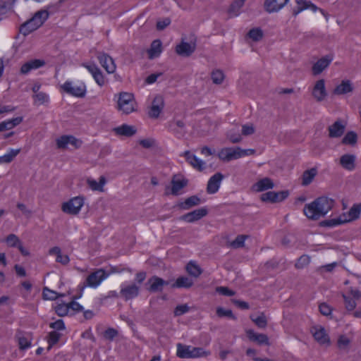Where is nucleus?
I'll list each match as a JSON object with an SVG mask.
<instances>
[{
    "instance_id": "c9c22d12",
    "label": "nucleus",
    "mask_w": 361,
    "mask_h": 361,
    "mask_svg": "<svg viewBox=\"0 0 361 361\" xmlns=\"http://www.w3.org/2000/svg\"><path fill=\"white\" fill-rule=\"evenodd\" d=\"M361 214V204H354L346 214L348 222L357 219Z\"/></svg>"
},
{
    "instance_id": "f3484780",
    "label": "nucleus",
    "mask_w": 361,
    "mask_h": 361,
    "mask_svg": "<svg viewBox=\"0 0 361 361\" xmlns=\"http://www.w3.org/2000/svg\"><path fill=\"white\" fill-rule=\"evenodd\" d=\"M224 176L221 173L218 172L213 175L207 183V192L209 194L216 193L220 187Z\"/></svg>"
},
{
    "instance_id": "a878e982",
    "label": "nucleus",
    "mask_w": 361,
    "mask_h": 361,
    "mask_svg": "<svg viewBox=\"0 0 361 361\" xmlns=\"http://www.w3.org/2000/svg\"><path fill=\"white\" fill-rule=\"evenodd\" d=\"M356 157L354 154H345L340 157V164L348 170L353 171L355 168Z\"/></svg>"
},
{
    "instance_id": "f8f14e48",
    "label": "nucleus",
    "mask_w": 361,
    "mask_h": 361,
    "mask_svg": "<svg viewBox=\"0 0 361 361\" xmlns=\"http://www.w3.org/2000/svg\"><path fill=\"white\" fill-rule=\"evenodd\" d=\"M312 94L317 102H321L327 96V92L325 87V80L320 79L316 82L312 89Z\"/></svg>"
},
{
    "instance_id": "a19ab883",
    "label": "nucleus",
    "mask_w": 361,
    "mask_h": 361,
    "mask_svg": "<svg viewBox=\"0 0 361 361\" xmlns=\"http://www.w3.org/2000/svg\"><path fill=\"white\" fill-rule=\"evenodd\" d=\"M357 142V135L354 131L348 132L342 139V144L354 146Z\"/></svg>"
},
{
    "instance_id": "423d86ee",
    "label": "nucleus",
    "mask_w": 361,
    "mask_h": 361,
    "mask_svg": "<svg viewBox=\"0 0 361 361\" xmlns=\"http://www.w3.org/2000/svg\"><path fill=\"white\" fill-rule=\"evenodd\" d=\"M168 285L169 281H165L157 276H152L145 283V288L149 293H157L161 292L164 287Z\"/></svg>"
},
{
    "instance_id": "ea45409f",
    "label": "nucleus",
    "mask_w": 361,
    "mask_h": 361,
    "mask_svg": "<svg viewBox=\"0 0 361 361\" xmlns=\"http://www.w3.org/2000/svg\"><path fill=\"white\" fill-rule=\"evenodd\" d=\"M42 296L44 300H55L60 297H63L64 294L58 293L47 287H44L42 290Z\"/></svg>"
},
{
    "instance_id": "a211bd4d",
    "label": "nucleus",
    "mask_w": 361,
    "mask_h": 361,
    "mask_svg": "<svg viewBox=\"0 0 361 361\" xmlns=\"http://www.w3.org/2000/svg\"><path fill=\"white\" fill-rule=\"evenodd\" d=\"M98 60L102 66L108 73H113L116 71V65L113 59L106 54H101L98 56Z\"/></svg>"
},
{
    "instance_id": "49530a36",
    "label": "nucleus",
    "mask_w": 361,
    "mask_h": 361,
    "mask_svg": "<svg viewBox=\"0 0 361 361\" xmlns=\"http://www.w3.org/2000/svg\"><path fill=\"white\" fill-rule=\"evenodd\" d=\"M246 0H235L234 1L228 9L230 13H233L235 16L238 14L240 8L244 5Z\"/></svg>"
},
{
    "instance_id": "37998d69",
    "label": "nucleus",
    "mask_w": 361,
    "mask_h": 361,
    "mask_svg": "<svg viewBox=\"0 0 361 361\" xmlns=\"http://www.w3.org/2000/svg\"><path fill=\"white\" fill-rule=\"evenodd\" d=\"M263 35V31L259 27L252 28L247 33V36L255 42L261 40Z\"/></svg>"
},
{
    "instance_id": "cd10ccee",
    "label": "nucleus",
    "mask_w": 361,
    "mask_h": 361,
    "mask_svg": "<svg viewBox=\"0 0 361 361\" xmlns=\"http://www.w3.org/2000/svg\"><path fill=\"white\" fill-rule=\"evenodd\" d=\"M40 27V23H37L35 19L31 18L20 27V32L26 36Z\"/></svg>"
},
{
    "instance_id": "0eeeda50",
    "label": "nucleus",
    "mask_w": 361,
    "mask_h": 361,
    "mask_svg": "<svg viewBox=\"0 0 361 361\" xmlns=\"http://www.w3.org/2000/svg\"><path fill=\"white\" fill-rule=\"evenodd\" d=\"M61 88L67 94L74 97L82 98L86 94V86L84 83H81L80 85L73 86V83L70 81H66L62 86Z\"/></svg>"
},
{
    "instance_id": "4c0bfd02",
    "label": "nucleus",
    "mask_w": 361,
    "mask_h": 361,
    "mask_svg": "<svg viewBox=\"0 0 361 361\" xmlns=\"http://www.w3.org/2000/svg\"><path fill=\"white\" fill-rule=\"evenodd\" d=\"M20 152V149H11L7 154L0 157V164L11 163Z\"/></svg>"
},
{
    "instance_id": "c85d7f7f",
    "label": "nucleus",
    "mask_w": 361,
    "mask_h": 361,
    "mask_svg": "<svg viewBox=\"0 0 361 361\" xmlns=\"http://www.w3.org/2000/svg\"><path fill=\"white\" fill-rule=\"evenodd\" d=\"M113 131L117 135H121L125 137H131L136 133V128L133 126H129L128 124H123L121 126L114 128Z\"/></svg>"
},
{
    "instance_id": "13d9d810",
    "label": "nucleus",
    "mask_w": 361,
    "mask_h": 361,
    "mask_svg": "<svg viewBox=\"0 0 361 361\" xmlns=\"http://www.w3.org/2000/svg\"><path fill=\"white\" fill-rule=\"evenodd\" d=\"M310 262V258L307 255H303L298 259L295 267L297 269H302L305 266L307 265Z\"/></svg>"
},
{
    "instance_id": "052dcab7",
    "label": "nucleus",
    "mask_w": 361,
    "mask_h": 361,
    "mask_svg": "<svg viewBox=\"0 0 361 361\" xmlns=\"http://www.w3.org/2000/svg\"><path fill=\"white\" fill-rule=\"evenodd\" d=\"M93 78L97 85L100 87L105 84L104 77L100 69H99L96 73H93Z\"/></svg>"
},
{
    "instance_id": "79ce46f5",
    "label": "nucleus",
    "mask_w": 361,
    "mask_h": 361,
    "mask_svg": "<svg viewBox=\"0 0 361 361\" xmlns=\"http://www.w3.org/2000/svg\"><path fill=\"white\" fill-rule=\"evenodd\" d=\"M61 336V334L56 331H52L49 333L47 336V342L49 344V346L47 348L48 350H50L53 345H54L59 342Z\"/></svg>"
},
{
    "instance_id": "4be33fe9",
    "label": "nucleus",
    "mask_w": 361,
    "mask_h": 361,
    "mask_svg": "<svg viewBox=\"0 0 361 361\" xmlns=\"http://www.w3.org/2000/svg\"><path fill=\"white\" fill-rule=\"evenodd\" d=\"M16 0H0V21L7 18L9 13L13 12Z\"/></svg>"
},
{
    "instance_id": "f704fd0d",
    "label": "nucleus",
    "mask_w": 361,
    "mask_h": 361,
    "mask_svg": "<svg viewBox=\"0 0 361 361\" xmlns=\"http://www.w3.org/2000/svg\"><path fill=\"white\" fill-rule=\"evenodd\" d=\"M317 174V169L312 168L303 172L302 176V185L307 186L310 185Z\"/></svg>"
},
{
    "instance_id": "09e8293b",
    "label": "nucleus",
    "mask_w": 361,
    "mask_h": 361,
    "mask_svg": "<svg viewBox=\"0 0 361 361\" xmlns=\"http://www.w3.org/2000/svg\"><path fill=\"white\" fill-rule=\"evenodd\" d=\"M247 238V235H238L235 239L231 242V246L233 248H240L243 247L245 244V240Z\"/></svg>"
},
{
    "instance_id": "f03ea898",
    "label": "nucleus",
    "mask_w": 361,
    "mask_h": 361,
    "mask_svg": "<svg viewBox=\"0 0 361 361\" xmlns=\"http://www.w3.org/2000/svg\"><path fill=\"white\" fill-rule=\"evenodd\" d=\"M176 346V355L182 359L196 358L207 355L202 348L192 347L180 343H178Z\"/></svg>"
},
{
    "instance_id": "9d476101",
    "label": "nucleus",
    "mask_w": 361,
    "mask_h": 361,
    "mask_svg": "<svg viewBox=\"0 0 361 361\" xmlns=\"http://www.w3.org/2000/svg\"><path fill=\"white\" fill-rule=\"evenodd\" d=\"M164 107V98L161 95H157L154 98L152 106L148 111V116L151 118H157Z\"/></svg>"
},
{
    "instance_id": "3c124183",
    "label": "nucleus",
    "mask_w": 361,
    "mask_h": 361,
    "mask_svg": "<svg viewBox=\"0 0 361 361\" xmlns=\"http://www.w3.org/2000/svg\"><path fill=\"white\" fill-rule=\"evenodd\" d=\"M231 147L223 148L218 154L219 158L224 161H231Z\"/></svg>"
},
{
    "instance_id": "393cba45",
    "label": "nucleus",
    "mask_w": 361,
    "mask_h": 361,
    "mask_svg": "<svg viewBox=\"0 0 361 361\" xmlns=\"http://www.w3.org/2000/svg\"><path fill=\"white\" fill-rule=\"evenodd\" d=\"M202 202L200 198L197 195H192L186 198L183 202L177 204V207L183 210H189L193 207L199 205Z\"/></svg>"
},
{
    "instance_id": "39448f33",
    "label": "nucleus",
    "mask_w": 361,
    "mask_h": 361,
    "mask_svg": "<svg viewBox=\"0 0 361 361\" xmlns=\"http://www.w3.org/2000/svg\"><path fill=\"white\" fill-rule=\"evenodd\" d=\"M83 204L84 197L77 196L64 202L62 205V211L68 214L76 215L80 212Z\"/></svg>"
},
{
    "instance_id": "4468645a",
    "label": "nucleus",
    "mask_w": 361,
    "mask_h": 361,
    "mask_svg": "<svg viewBox=\"0 0 361 361\" xmlns=\"http://www.w3.org/2000/svg\"><path fill=\"white\" fill-rule=\"evenodd\" d=\"M188 183V180L183 178L180 174H176L173 176L171 180V192L173 195H178L179 191L183 188L186 187Z\"/></svg>"
},
{
    "instance_id": "4d7b16f0",
    "label": "nucleus",
    "mask_w": 361,
    "mask_h": 361,
    "mask_svg": "<svg viewBox=\"0 0 361 361\" xmlns=\"http://www.w3.org/2000/svg\"><path fill=\"white\" fill-rule=\"evenodd\" d=\"M227 138L233 144L238 143L242 140V137L238 132L230 130L227 133Z\"/></svg>"
},
{
    "instance_id": "de8ad7c7",
    "label": "nucleus",
    "mask_w": 361,
    "mask_h": 361,
    "mask_svg": "<svg viewBox=\"0 0 361 361\" xmlns=\"http://www.w3.org/2000/svg\"><path fill=\"white\" fill-rule=\"evenodd\" d=\"M49 13L47 11L41 10L35 13L34 16L32 17L35 19L37 23H40V26L44 23V21L48 18Z\"/></svg>"
},
{
    "instance_id": "a18cd8bd",
    "label": "nucleus",
    "mask_w": 361,
    "mask_h": 361,
    "mask_svg": "<svg viewBox=\"0 0 361 361\" xmlns=\"http://www.w3.org/2000/svg\"><path fill=\"white\" fill-rule=\"evenodd\" d=\"M216 315L219 317H228L233 320H236V317L233 314V312L231 310H225L221 307H219L216 308Z\"/></svg>"
},
{
    "instance_id": "72a5a7b5",
    "label": "nucleus",
    "mask_w": 361,
    "mask_h": 361,
    "mask_svg": "<svg viewBox=\"0 0 361 361\" xmlns=\"http://www.w3.org/2000/svg\"><path fill=\"white\" fill-rule=\"evenodd\" d=\"M161 47L162 44L161 40H154L151 44L149 49L147 51L149 58L152 59L154 58L158 57L162 51Z\"/></svg>"
},
{
    "instance_id": "6ab92c4d",
    "label": "nucleus",
    "mask_w": 361,
    "mask_h": 361,
    "mask_svg": "<svg viewBox=\"0 0 361 361\" xmlns=\"http://www.w3.org/2000/svg\"><path fill=\"white\" fill-rule=\"evenodd\" d=\"M45 65V61L42 59H32L25 63L20 68V73L25 75L32 70L39 68Z\"/></svg>"
},
{
    "instance_id": "1a4fd4ad",
    "label": "nucleus",
    "mask_w": 361,
    "mask_h": 361,
    "mask_svg": "<svg viewBox=\"0 0 361 361\" xmlns=\"http://www.w3.org/2000/svg\"><path fill=\"white\" fill-rule=\"evenodd\" d=\"M82 142L73 135H62L56 140L57 147L66 149L68 145H72L75 149L81 147Z\"/></svg>"
},
{
    "instance_id": "473e14b6",
    "label": "nucleus",
    "mask_w": 361,
    "mask_h": 361,
    "mask_svg": "<svg viewBox=\"0 0 361 361\" xmlns=\"http://www.w3.org/2000/svg\"><path fill=\"white\" fill-rule=\"evenodd\" d=\"M194 282L193 280L190 278L182 276L178 277L175 283H173L171 285V288H190Z\"/></svg>"
},
{
    "instance_id": "69168bd1",
    "label": "nucleus",
    "mask_w": 361,
    "mask_h": 361,
    "mask_svg": "<svg viewBox=\"0 0 361 361\" xmlns=\"http://www.w3.org/2000/svg\"><path fill=\"white\" fill-rule=\"evenodd\" d=\"M19 348L25 350L30 347L31 342L26 337L22 336L18 338Z\"/></svg>"
},
{
    "instance_id": "864d4df0",
    "label": "nucleus",
    "mask_w": 361,
    "mask_h": 361,
    "mask_svg": "<svg viewBox=\"0 0 361 361\" xmlns=\"http://www.w3.org/2000/svg\"><path fill=\"white\" fill-rule=\"evenodd\" d=\"M251 319L255 323V324L259 328L264 329L267 325V321L264 314H262L261 315L258 316L256 318H253L251 317Z\"/></svg>"
},
{
    "instance_id": "bb28decb",
    "label": "nucleus",
    "mask_w": 361,
    "mask_h": 361,
    "mask_svg": "<svg viewBox=\"0 0 361 361\" xmlns=\"http://www.w3.org/2000/svg\"><path fill=\"white\" fill-rule=\"evenodd\" d=\"M139 290L137 285L132 284L121 288L120 293L126 300H128L137 297L139 295Z\"/></svg>"
},
{
    "instance_id": "680f3d73",
    "label": "nucleus",
    "mask_w": 361,
    "mask_h": 361,
    "mask_svg": "<svg viewBox=\"0 0 361 361\" xmlns=\"http://www.w3.org/2000/svg\"><path fill=\"white\" fill-rule=\"evenodd\" d=\"M216 291L219 294L226 296H233L235 295V291L229 289L228 287L225 286H219L216 287Z\"/></svg>"
},
{
    "instance_id": "7c9ffc66",
    "label": "nucleus",
    "mask_w": 361,
    "mask_h": 361,
    "mask_svg": "<svg viewBox=\"0 0 361 361\" xmlns=\"http://www.w3.org/2000/svg\"><path fill=\"white\" fill-rule=\"evenodd\" d=\"M353 89V84L349 80H342L341 83L334 90V94L337 95L345 94L352 92Z\"/></svg>"
},
{
    "instance_id": "8fccbe9b",
    "label": "nucleus",
    "mask_w": 361,
    "mask_h": 361,
    "mask_svg": "<svg viewBox=\"0 0 361 361\" xmlns=\"http://www.w3.org/2000/svg\"><path fill=\"white\" fill-rule=\"evenodd\" d=\"M118 334V332L116 329L109 327L106 329L103 333V336L106 340L113 341Z\"/></svg>"
},
{
    "instance_id": "7ed1b4c3",
    "label": "nucleus",
    "mask_w": 361,
    "mask_h": 361,
    "mask_svg": "<svg viewBox=\"0 0 361 361\" xmlns=\"http://www.w3.org/2000/svg\"><path fill=\"white\" fill-rule=\"evenodd\" d=\"M108 277V274L105 273L104 269H98L87 276L84 283L81 286V291H83L85 287L97 288L99 284Z\"/></svg>"
},
{
    "instance_id": "e2e57ef3",
    "label": "nucleus",
    "mask_w": 361,
    "mask_h": 361,
    "mask_svg": "<svg viewBox=\"0 0 361 361\" xmlns=\"http://www.w3.org/2000/svg\"><path fill=\"white\" fill-rule=\"evenodd\" d=\"M171 23V19L169 18H165L162 20H159L157 22L156 27L158 30H163Z\"/></svg>"
},
{
    "instance_id": "dca6fc26",
    "label": "nucleus",
    "mask_w": 361,
    "mask_h": 361,
    "mask_svg": "<svg viewBox=\"0 0 361 361\" xmlns=\"http://www.w3.org/2000/svg\"><path fill=\"white\" fill-rule=\"evenodd\" d=\"M333 61L332 55H326L319 59L312 66V71L314 75L320 74L325 68H326Z\"/></svg>"
},
{
    "instance_id": "412c9836",
    "label": "nucleus",
    "mask_w": 361,
    "mask_h": 361,
    "mask_svg": "<svg viewBox=\"0 0 361 361\" xmlns=\"http://www.w3.org/2000/svg\"><path fill=\"white\" fill-rule=\"evenodd\" d=\"M345 125L341 120H337L331 126H329V136L331 138H337L343 135L345 131Z\"/></svg>"
},
{
    "instance_id": "aec40b11",
    "label": "nucleus",
    "mask_w": 361,
    "mask_h": 361,
    "mask_svg": "<svg viewBox=\"0 0 361 361\" xmlns=\"http://www.w3.org/2000/svg\"><path fill=\"white\" fill-rule=\"evenodd\" d=\"M246 335L250 341L256 342L260 345H269V338L266 334L256 333L252 329H248L246 331Z\"/></svg>"
},
{
    "instance_id": "b1692460",
    "label": "nucleus",
    "mask_w": 361,
    "mask_h": 361,
    "mask_svg": "<svg viewBox=\"0 0 361 361\" xmlns=\"http://www.w3.org/2000/svg\"><path fill=\"white\" fill-rule=\"evenodd\" d=\"M312 333L314 339L320 344H329L330 340L324 327H313Z\"/></svg>"
},
{
    "instance_id": "c756f323",
    "label": "nucleus",
    "mask_w": 361,
    "mask_h": 361,
    "mask_svg": "<svg viewBox=\"0 0 361 361\" xmlns=\"http://www.w3.org/2000/svg\"><path fill=\"white\" fill-rule=\"evenodd\" d=\"M274 186V182L269 178H264L258 180L252 186L254 190L257 192H262L268 189H271Z\"/></svg>"
},
{
    "instance_id": "58836bf2",
    "label": "nucleus",
    "mask_w": 361,
    "mask_h": 361,
    "mask_svg": "<svg viewBox=\"0 0 361 361\" xmlns=\"http://www.w3.org/2000/svg\"><path fill=\"white\" fill-rule=\"evenodd\" d=\"M185 269H186L187 272L190 276H194L195 278L198 277L202 273V270L200 267V266H198L197 264H195L193 262H190L186 265Z\"/></svg>"
},
{
    "instance_id": "338daca9",
    "label": "nucleus",
    "mask_w": 361,
    "mask_h": 361,
    "mask_svg": "<svg viewBox=\"0 0 361 361\" xmlns=\"http://www.w3.org/2000/svg\"><path fill=\"white\" fill-rule=\"evenodd\" d=\"M319 312L322 314L328 316L331 313V308L325 302L322 303L319 306Z\"/></svg>"
},
{
    "instance_id": "e433bc0d",
    "label": "nucleus",
    "mask_w": 361,
    "mask_h": 361,
    "mask_svg": "<svg viewBox=\"0 0 361 361\" xmlns=\"http://www.w3.org/2000/svg\"><path fill=\"white\" fill-rule=\"evenodd\" d=\"M87 183L89 187L92 190L102 191L103 186L106 183V179L104 176H100L99 182H97V180H95L94 179L88 178L87 180Z\"/></svg>"
},
{
    "instance_id": "774afa93",
    "label": "nucleus",
    "mask_w": 361,
    "mask_h": 361,
    "mask_svg": "<svg viewBox=\"0 0 361 361\" xmlns=\"http://www.w3.org/2000/svg\"><path fill=\"white\" fill-rule=\"evenodd\" d=\"M50 328L56 330H63L65 329V324L62 319H58L54 322H51L49 324Z\"/></svg>"
},
{
    "instance_id": "c03bdc74",
    "label": "nucleus",
    "mask_w": 361,
    "mask_h": 361,
    "mask_svg": "<svg viewBox=\"0 0 361 361\" xmlns=\"http://www.w3.org/2000/svg\"><path fill=\"white\" fill-rule=\"evenodd\" d=\"M54 310H55L56 314L59 317H63L68 315L70 308L68 307V303L66 304V303L63 302L61 304L57 305L55 307Z\"/></svg>"
},
{
    "instance_id": "6e6552de",
    "label": "nucleus",
    "mask_w": 361,
    "mask_h": 361,
    "mask_svg": "<svg viewBox=\"0 0 361 361\" xmlns=\"http://www.w3.org/2000/svg\"><path fill=\"white\" fill-rule=\"evenodd\" d=\"M289 195L288 190H282L279 192L269 191L261 195L262 202H268L271 203L280 202L286 200Z\"/></svg>"
},
{
    "instance_id": "6e6d98bb",
    "label": "nucleus",
    "mask_w": 361,
    "mask_h": 361,
    "mask_svg": "<svg viewBox=\"0 0 361 361\" xmlns=\"http://www.w3.org/2000/svg\"><path fill=\"white\" fill-rule=\"evenodd\" d=\"M342 297L344 300L345 308L348 311L353 310L356 307L355 301L352 299L350 297L345 295V294H342Z\"/></svg>"
},
{
    "instance_id": "bf43d9fd",
    "label": "nucleus",
    "mask_w": 361,
    "mask_h": 361,
    "mask_svg": "<svg viewBox=\"0 0 361 361\" xmlns=\"http://www.w3.org/2000/svg\"><path fill=\"white\" fill-rule=\"evenodd\" d=\"M6 241L10 247H17L20 243L19 238L15 234H9L6 237Z\"/></svg>"
},
{
    "instance_id": "0e129e2a",
    "label": "nucleus",
    "mask_w": 361,
    "mask_h": 361,
    "mask_svg": "<svg viewBox=\"0 0 361 361\" xmlns=\"http://www.w3.org/2000/svg\"><path fill=\"white\" fill-rule=\"evenodd\" d=\"M35 101H37L40 104H44L49 100L48 95L44 92H38L33 95Z\"/></svg>"
},
{
    "instance_id": "20e7f679",
    "label": "nucleus",
    "mask_w": 361,
    "mask_h": 361,
    "mask_svg": "<svg viewBox=\"0 0 361 361\" xmlns=\"http://www.w3.org/2000/svg\"><path fill=\"white\" fill-rule=\"evenodd\" d=\"M135 102L133 94L128 92H121L118 100V108L126 114L134 111Z\"/></svg>"
},
{
    "instance_id": "5fc2aeb1",
    "label": "nucleus",
    "mask_w": 361,
    "mask_h": 361,
    "mask_svg": "<svg viewBox=\"0 0 361 361\" xmlns=\"http://www.w3.org/2000/svg\"><path fill=\"white\" fill-rule=\"evenodd\" d=\"M190 310V307L187 304L179 305L174 309L173 313L176 317L181 316Z\"/></svg>"
},
{
    "instance_id": "ddd939ff",
    "label": "nucleus",
    "mask_w": 361,
    "mask_h": 361,
    "mask_svg": "<svg viewBox=\"0 0 361 361\" xmlns=\"http://www.w3.org/2000/svg\"><path fill=\"white\" fill-rule=\"evenodd\" d=\"M196 49L195 42H181L176 47V52L182 56L188 57L191 56Z\"/></svg>"
},
{
    "instance_id": "603ef678",
    "label": "nucleus",
    "mask_w": 361,
    "mask_h": 361,
    "mask_svg": "<svg viewBox=\"0 0 361 361\" xmlns=\"http://www.w3.org/2000/svg\"><path fill=\"white\" fill-rule=\"evenodd\" d=\"M224 79V74L220 70L214 71L212 73V80L215 84H221Z\"/></svg>"
},
{
    "instance_id": "5701e85b",
    "label": "nucleus",
    "mask_w": 361,
    "mask_h": 361,
    "mask_svg": "<svg viewBox=\"0 0 361 361\" xmlns=\"http://www.w3.org/2000/svg\"><path fill=\"white\" fill-rule=\"evenodd\" d=\"M183 156L185 157L186 161L195 169H197L200 171H202L204 169L205 163L198 159L195 154L190 153V151H185L183 153Z\"/></svg>"
},
{
    "instance_id": "2f4dec72",
    "label": "nucleus",
    "mask_w": 361,
    "mask_h": 361,
    "mask_svg": "<svg viewBox=\"0 0 361 361\" xmlns=\"http://www.w3.org/2000/svg\"><path fill=\"white\" fill-rule=\"evenodd\" d=\"M345 223H348V220L346 214H343L337 218L322 221L320 223V226L324 227H334Z\"/></svg>"
},
{
    "instance_id": "9b49d317",
    "label": "nucleus",
    "mask_w": 361,
    "mask_h": 361,
    "mask_svg": "<svg viewBox=\"0 0 361 361\" xmlns=\"http://www.w3.org/2000/svg\"><path fill=\"white\" fill-rule=\"evenodd\" d=\"M207 209L206 207H202L183 214L180 217V220L188 223H192L201 219L202 217L207 216Z\"/></svg>"
},
{
    "instance_id": "2eb2a0df",
    "label": "nucleus",
    "mask_w": 361,
    "mask_h": 361,
    "mask_svg": "<svg viewBox=\"0 0 361 361\" xmlns=\"http://www.w3.org/2000/svg\"><path fill=\"white\" fill-rule=\"evenodd\" d=\"M289 0H265L264 3V10L269 13H276L283 8Z\"/></svg>"
},
{
    "instance_id": "f257e3e1",
    "label": "nucleus",
    "mask_w": 361,
    "mask_h": 361,
    "mask_svg": "<svg viewBox=\"0 0 361 361\" xmlns=\"http://www.w3.org/2000/svg\"><path fill=\"white\" fill-rule=\"evenodd\" d=\"M334 200L327 197H319L310 204L305 205L304 214L312 220H317L324 216L334 207Z\"/></svg>"
}]
</instances>
